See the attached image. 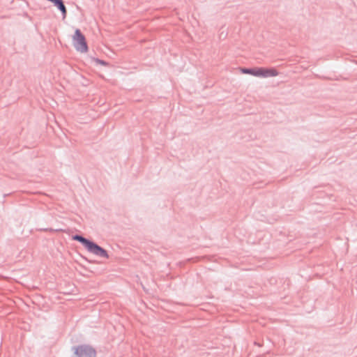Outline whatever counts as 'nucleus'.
<instances>
[{
    "instance_id": "nucleus-1",
    "label": "nucleus",
    "mask_w": 357,
    "mask_h": 357,
    "mask_svg": "<svg viewBox=\"0 0 357 357\" xmlns=\"http://www.w3.org/2000/svg\"><path fill=\"white\" fill-rule=\"evenodd\" d=\"M73 239L82 243L86 250L93 255L105 259L109 258L107 251L93 242L78 235L73 236Z\"/></svg>"
},
{
    "instance_id": "nucleus-4",
    "label": "nucleus",
    "mask_w": 357,
    "mask_h": 357,
    "mask_svg": "<svg viewBox=\"0 0 357 357\" xmlns=\"http://www.w3.org/2000/svg\"><path fill=\"white\" fill-rule=\"evenodd\" d=\"M73 352L75 357H96V350L91 346L82 344L74 347Z\"/></svg>"
},
{
    "instance_id": "nucleus-5",
    "label": "nucleus",
    "mask_w": 357,
    "mask_h": 357,
    "mask_svg": "<svg viewBox=\"0 0 357 357\" xmlns=\"http://www.w3.org/2000/svg\"><path fill=\"white\" fill-rule=\"evenodd\" d=\"M93 61L96 64H98V65H101V66H108V63L106 61H105L103 60H100L99 59L94 58V59H93Z\"/></svg>"
},
{
    "instance_id": "nucleus-2",
    "label": "nucleus",
    "mask_w": 357,
    "mask_h": 357,
    "mask_svg": "<svg viewBox=\"0 0 357 357\" xmlns=\"http://www.w3.org/2000/svg\"><path fill=\"white\" fill-rule=\"evenodd\" d=\"M239 71L243 74H249L259 77H270L278 75V70L274 68H239Z\"/></svg>"
},
{
    "instance_id": "nucleus-3",
    "label": "nucleus",
    "mask_w": 357,
    "mask_h": 357,
    "mask_svg": "<svg viewBox=\"0 0 357 357\" xmlns=\"http://www.w3.org/2000/svg\"><path fill=\"white\" fill-rule=\"evenodd\" d=\"M73 43L75 50L81 53H86L89 50L85 36L82 33L81 31L77 29L72 37Z\"/></svg>"
}]
</instances>
